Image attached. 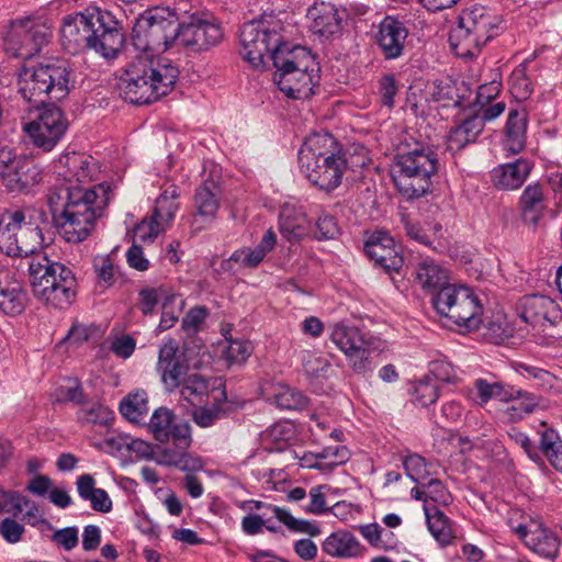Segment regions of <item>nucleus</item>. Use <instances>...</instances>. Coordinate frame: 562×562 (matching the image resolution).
I'll list each match as a JSON object with an SVG mask.
<instances>
[{
  "label": "nucleus",
  "instance_id": "nucleus-1",
  "mask_svg": "<svg viewBox=\"0 0 562 562\" xmlns=\"http://www.w3.org/2000/svg\"><path fill=\"white\" fill-rule=\"evenodd\" d=\"M43 244L42 229L26 222L23 211L0 218V251L29 258L27 277L34 296L55 308H65L75 297V276L66 265L41 252Z\"/></svg>",
  "mask_w": 562,
  "mask_h": 562
},
{
  "label": "nucleus",
  "instance_id": "nucleus-2",
  "mask_svg": "<svg viewBox=\"0 0 562 562\" xmlns=\"http://www.w3.org/2000/svg\"><path fill=\"white\" fill-rule=\"evenodd\" d=\"M108 202L103 184L97 189L71 184L50 187L47 193L54 223L68 243H80L91 234Z\"/></svg>",
  "mask_w": 562,
  "mask_h": 562
},
{
  "label": "nucleus",
  "instance_id": "nucleus-3",
  "mask_svg": "<svg viewBox=\"0 0 562 562\" xmlns=\"http://www.w3.org/2000/svg\"><path fill=\"white\" fill-rule=\"evenodd\" d=\"M60 38L70 54L90 49L104 58L115 57L125 42L121 23L99 7H88L83 12L65 16Z\"/></svg>",
  "mask_w": 562,
  "mask_h": 562
},
{
  "label": "nucleus",
  "instance_id": "nucleus-4",
  "mask_svg": "<svg viewBox=\"0 0 562 562\" xmlns=\"http://www.w3.org/2000/svg\"><path fill=\"white\" fill-rule=\"evenodd\" d=\"M16 91L32 104L60 101L76 87V71L69 59L55 57L35 66L23 65L18 70Z\"/></svg>",
  "mask_w": 562,
  "mask_h": 562
},
{
  "label": "nucleus",
  "instance_id": "nucleus-5",
  "mask_svg": "<svg viewBox=\"0 0 562 562\" xmlns=\"http://www.w3.org/2000/svg\"><path fill=\"white\" fill-rule=\"evenodd\" d=\"M179 77L178 67L166 58H137L121 78V94L132 104H149L167 95Z\"/></svg>",
  "mask_w": 562,
  "mask_h": 562
},
{
  "label": "nucleus",
  "instance_id": "nucleus-6",
  "mask_svg": "<svg viewBox=\"0 0 562 562\" xmlns=\"http://www.w3.org/2000/svg\"><path fill=\"white\" fill-rule=\"evenodd\" d=\"M274 82L292 99H306L314 94L319 80V66L303 46L290 47L284 54L274 53Z\"/></svg>",
  "mask_w": 562,
  "mask_h": 562
},
{
  "label": "nucleus",
  "instance_id": "nucleus-7",
  "mask_svg": "<svg viewBox=\"0 0 562 562\" xmlns=\"http://www.w3.org/2000/svg\"><path fill=\"white\" fill-rule=\"evenodd\" d=\"M283 24L274 15H262L246 22L239 34L240 55L254 68H263L266 60L274 63V53L284 54L289 44L283 42Z\"/></svg>",
  "mask_w": 562,
  "mask_h": 562
},
{
  "label": "nucleus",
  "instance_id": "nucleus-8",
  "mask_svg": "<svg viewBox=\"0 0 562 562\" xmlns=\"http://www.w3.org/2000/svg\"><path fill=\"white\" fill-rule=\"evenodd\" d=\"M439 168L438 155L428 147L412 149L394 158L392 178L397 190L408 199L430 192L431 178Z\"/></svg>",
  "mask_w": 562,
  "mask_h": 562
},
{
  "label": "nucleus",
  "instance_id": "nucleus-9",
  "mask_svg": "<svg viewBox=\"0 0 562 562\" xmlns=\"http://www.w3.org/2000/svg\"><path fill=\"white\" fill-rule=\"evenodd\" d=\"M503 20L493 10L474 4L464 9L459 16V24L453 30L451 45L462 48L463 55H475L501 31Z\"/></svg>",
  "mask_w": 562,
  "mask_h": 562
},
{
  "label": "nucleus",
  "instance_id": "nucleus-10",
  "mask_svg": "<svg viewBox=\"0 0 562 562\" xmlns=\"http://www.w3.org/2000/svg\"><path fill=\"white\" fill-rule=\"evenodd\" d=\"M431 303L438 314L468 331L476 330L482 324L483 306L468 286L450 284L438 291Z\"/></svg>",
  "mask_w": 562,
  "mask_h": 562
},
{
  "label": "nucleus",
  "instance_id": "nucleus-11",
  "mask_svg": "<svg viewBox=\"0 0 562 562\" xmlns=\"http://www.w3.org/2000/svg\"><path fill=\"white\" fill-rule=\"evenodd\" d=\"M179 21L175 14L156 9L142 14L132 31V41L142 52H165L178 43Z\"/></svg>",
  "mask_w": 562,
  "mask_h": 562
},
{
  "label": "nucleus",
  "instance_id": "nucleus-12",
  "mask_svg": "<svg viewBox=\"0 0 562 562\" xmlns=\"http://www.w3.org/2000/svg\"><path fill=\"white\" fill-rule=\"evenodd\" d=\"M34 108L37 111L34 119L22 117V131L35 148L44 153L52 151L66 136L69 121L55 104H34Z\"/></svg>",
  "mask_w": 562,
  "mask_h": 562
},
{
  "label": "nucleus",
  "instance_id": "nucleus-13",
  "mask_svg": "<svg viewBox=\"0 0 562 562\" xmlns=\"http://www.w3.org/2000/svg\"><path fill=\"white\" fill-rule=\"evenodd\" d=\"M220 22L207 12L194 11L179 22L178 44L193 52H203L223 38Z\"/></svg>",
  "mask_w": 562,
  "mask_h": 562
},
{
  "label": "nucleus",
  "instance_id": "nucleus-14",
  "mask_svg": "<svg viewBox=\"0 0 562 562\" xmlns=\"http://www.w3.org/2000/svg\"><path fill=\"white\" fill-rule=\"evenodd\" d=\"M330 340L344 352L356 374L366 375L372 371L371 342L358 327L336 324L333 326Z\"/></svg>",
  "mask_w": 562,
  "mask_h": 562
},
{
  "label": "nucleus",
  "instance_id": "nucleus-15",
  "mask_svg": "<svg viewBox=\"0 0 562 562\" xmlns=\"http://www.w3.org/2000/svg\"><path fill=\"white\" fill-rule=\"evenodd\" d=\"M47 37L44 25L30 18L15 20L7 32L4 47L9 55L26 60L41 52L47 43Z\"/></svg>",
  "mask_w": 562,
  "mask_h": 562
},
{
  "label": "nucleus",
  "instance_id": "nucleus-16",
  "mask_svg": "<svg viewBox=\"0 0 562 562\" xmlns=\"http://www.w3.org/2000/svg\"><path fill=\"white\" fill-rule=\"evenodd\" d=\"M300 168L311 184L323 191L331 192L341 184L349 164L346 153H342L302 164Z\"/></svg>",
  "mask_w": 562,
  "mask_h": 562
},
{
  "label": "nucleus",
  "instance_id": "nucleus-17",
  "mask_svg": "<svg viewBox=\"0 0 562 562\" xmlns=\"http://www.w3.org/2000/svg\"><path fill=\"white\" fill-rule=\"evenodd\" d=\"M148 430L157 441H173L175 446L186 450L192 442L191 426L187 422H177L173 412L165 406L154 411L148 423Z\"/></svg>",
  "mask_w": 562,
  "mask_h": 562
},
{
  "label": "nucleus",
  "instance_id": "nucleus-18",
  "mask_svg": "<svg viewBox=\"0 0 562 562\" xmlns=\"http://www.w3.org/2000/svg\"><path fill=\"white\" fill-rule=\"evenodd\" d=\"M363 250L375 266L387 273L398 272L404 265V257L393 237L385 232L371 234L364 243Z\"/></svg>",
  "mask_w": 562,
  "mask_h": 562
},
{
  "label": "nucleus",
  "instance_id": "nucleus-19",
  "mask_svg": "<svg viewBox=\"0 0 562 562\" xmlns=\"http://www.w3.org/2000/svg\"><path fill=\"white\" fill-rule=\"evenodd\" d=\"M407 36L404 22L387 15L379 23L374 38L385 59H396L404 53Z\"/></svg>",
  "mask_w": 562,
  "mask_h": 562
},
{
  "label": "nucleus",
  "instance_id": "nucleus-20",
  "mask_svg": "<svg viewBox=\"0 0 562 562\" xmlns=\"http://www.w3.org/2000/svg\"><path fill=\"white\" fill-rule=\"evenodd\" d=\"M345 16L344 10L327 2L314 4L306 13L311 32L324 38L340 34Z\"/></svg>",
  "mask_w": 562,
  "mask_h": 562
},
{
  "label": "nucleus",
  "instance_id": "nucleus-21",
  "mask_svg": "<svg viewBox=\"0 0 562 562\" xmlns=\"http://www.w3.org/2000/svg\"><path fill=\"white\" fill-rule=\"evenodd\" d=\"M518 209L522 224L535 231L548 211L544 187L539 182L526 186L519 196Z\"/></svg>",
  "mask_w": 562,
  "mask_h": 562
},
{
  "label": "nucleus",
  "instance_id": "nucleus-22",
  "mask_svg": "<svg viewBox=\"0 0 562 562\" xmlns=\"http://www.w3.org/2000/svg\"><path fill=\"white\" fill-rule=\"evenodd\" d=\"M60 168L58 176L63 179H57L53 187L64 186H79L90 182L95 173V164L93 158L83 154L72 153L66 155L64 160H60Z\"/></svg>",
  "mask_w": 562,
  "mask_h": 562
},
{
  "label": "nucleus",
  "instance_id": "nucleus-23",
  "mask_svg": "<svg viewBox=\"0 0 562 562\" xmlns=\"http://www.w3.org/2000/svg\"><path fill=\"white\" fill-rule=\"evenodd\" d=\"M516 533L532 551L544 558H555L559 552L560 541L555 533L541 524L532 522L529 526L519 525Z\"/></svg>",
  "mask_w": 562,
  "mask_h": 562
},
{
  "label": "nucleus",
  "instance_id": "nucleus-24",
  "mask_svg": "<svg viewBox=\"0 0 562 562\" xmlns=\"http://www.w3.org/2000/svg\"><path fill=\"white\" fill-rule=\"evenodd\" d=\"M531 169L532 165L524 158L498 165L491 171L492 184L497 190L515 191L524 184Z\"/></svg>",
  "mask_w": 562,
  "mask_h": 562
},
{
  "label": "nucleus",
  "instance_id": "nucleus-25",
  "mask_svg": "<svg viewBox=\"0 0 562 562\" xmlns=\"http://www.w3.org/2000/svg\"><path fill=\"white\" fill-rule=\"evenodd\" d=\"M558 314L555 303L544 295H529L520 301L519 316L531 326H544L547 323L553 324Z\"/></svg>",
  "mask_w": 562,
  "mask_h": 562
},
{
  "label": "nucleus",
  "instance_id": "nucleus-26",
  "mask_svg": "<svg viewBox=\"0 0 562 562\" xmlns=\"http://www.w3.org/2000/svg\"><path fill=\"white\" fill-rule=\"evenodd\" d=\"M346 153L341 144L328 132L313 133L299 150V164L316 161L327 156Z\"/></svg>",
  "mask_w": 562,
  "mask_h": 562
},
{
  "label": "nucleus",
  "instance_id": "nucleus-27",
  "mask_svg": "<svg viewBox=\"0 0 562 562\" xmlns=\"http://www.w3.org/2000/svg\"><path fill=\"white\" fill-rule=\"evenodd\" d=\"M323 551L336 559H357L364 554L366 548L357 537L346 529L330 533L322 544Z\"/></svg>",
  "mask_w": 562,
  "mask_h": 562
},
{
  "label": "nucleus",
  "instance_id": "nucleus-28",
  "mask_svg": "<svg viewBox=\"0 0 562 562\" xmlns=\"http://www.w3.org/2000/svg\"><path fill=\"white\" fill-rule=\"evenodd\" d=\"M214 189H216L215 184L210 183L203 184L195 190L193 198L195 212L191 224L195 232L201 231L216 216L220 207V200L214 192Z\"/></svg>",
  "mask_w": 562,
  "mask_h": 562
},
{
  "label": "nucleus",
  "instance_id": "nucleus-29",
  "mask_svg": "<svg viewBox=\"0 0 562 562\" xmlns=\"http://www.w3.org/2000/svg\"><path fill=\"white\" fill-rule=\"evenodd\" d=\"M467 395L479 406H485L492 400L508 402L515 398L514 390L503 382L477 378L468 387Z\"/></svg>",
  "mask_w": 562,
  "mask_h": 562
},
{
  "label": "nucleus",
  "instance_id": "nucleus-30",
  "mask_svg": "<svg viewBox=\"0 0 562 562\" xmlns=\"http://www.w3.org/2000/svg\"><path fill=\"white\" fill-rule=\"evenodd\" d=\"M279 231L289 241H299L307 235L308 222L301 207L284 203L279 213Z\"/></svg>",
  "mask_w": 562,
  "mask_h": 562
},
{
  "label": "nucleus",
  "instance_id": "nucleus-31",
  "mask_svg": "<svg viewBox=\"0 0 562 562\" xmlns=\"http://www.w3.org/2000/svg\"><path fill=\"white\" fill-rule=\"evenodd\" d=\"M448 271L434 259H424L415 267V281L432 296L441 289L450 285L448 283Z\"/></svg>",
  "mask_w": 562,
  "mask_h": 562
},
{
  "label": "nucleus",
  "instance_id": "nucleus-32",
  "mask_svg": "<svg viewBox=\"0 0 562 562\" xmlns=\"http://www.w3.org/2000/svg\"><path fill=\"white\" fill-rule=\"evenodd\" d=\"M528 113L524 108L510 109L505 125L504 148L512 154L520 153L526 145Z\"/></svg>",
  "mask_w": 562,
  "mask_h": 562
},
{
  "label": "nucleus",
  "instance_id": "nucleus-33",
  "mask_svg": "<svg viewBox=\"0 0 562 562\" xmlns=\"http://www.w3.org/2000/svg\"><path fill=\"white\" fill-rule=\"evenodd\" d=\"M277 243V235L272 229H268L262 236L260 243L254 248H240L235 250L227 260V265L232 268L236 263L240 268H256L271 251Z\"/></svg>",
  "mask_w": 562,
  "mask_h": 562
},
{
  "label": "nucleus",
  "instance_id": "nucleus-34",
  "mask_svg": "<svg viewBox=\"0 0 562 562\" xmlns=\"http://www.w3.org/2000/svg\"><path fill=\"white\" fill-rule=\"evenodd\" d=\"M483 131L482 120L477 115H471L460 124L453 126L447 136L449 151H459L467 145L474 143Z\"/></svg>",
  "mask_w": 562,
  "mask_h": 562
},
{
  "label": "nucleus",
  "instance_id": "nucleus-35",
  "mask_svg": "<svg viewBox=\"0 0 562 562\" xmlns=\"http://www.w3.org/2000/svg\"><path fill=\"white\" fill-rule=\"evenodd\" d=\"M214 382L199 373H190L179 389L180 397L192 406L201 405L216 391Z\"/></svg>",
  "mask_w": 562,
  "mask_h": 562
},
{
  "label": "nucleus",
  "instance_id": "nucleus-36",
  "mask_svg": "<svg viewBox=\"0 0 562 562\" xmlns=\"http://www.w3.org/2000/svg\"><path fill=\"white\" fill-rule=\"evenodd\" d=\"M246 505H252V508H255V509H261L263 507L271 509L274 517L282 524H284L291 531L305 532V533H308L310 536H317L321 533V529L318 526H316L307 520L297 519V518L293 517L291 515V513L289 510H286L285 508L274 506L271 504H265L261 501H255V499L244 502L241 504L240 508L245 509Z\"/></svg>",
  "mask_w": 562,
  "mask_h": 562
},
{
  "label": "nucleus",
  "instance_id": "nucleus-37",
  "mask_svg": "<svg viewBox=\"0 0 562 562\" xmlns=\"http://www.w3.org/2000/svg\"><path fill=\"white\" fill-rule=\"evenodd\" d=\"M5 188L10 191H20L37 181L38 172L31 160L20 159L13 156Z\"/></svg>",
  "mask_w": 562,
  "mask_h": 562
},
{
  "label": "nucleus",
  "instance_id": "nucleus-38",
  "mask_svg": "<svg viewBox=\"0 0 562 562\" xmlns=\"http://www.w3.org/2000/svg\"><path fill=\"white\" fill-rule=\"evenodd\" d=\"M427 527L435 540L441 546L447 547L452 542L453 529L450 519L437 507L431 509L424 506Z\"/></svg>",
  "mask_w": 562,
  "mask_h": 562
},
{
  "label": "nucleus",
  "instance_id": "nucleus-39",
  "mask_svg": "<svg viewBox=\"0 0 562 562\" xmlns=\"http://www.w3.org/2000/svg\"><path fill=\"white\" fill-rule=\"evenodd\" d=\"M401 223L407 237L416 243L435 248L434 243L436 241L437 234L441 231L439 223H427L423 226L419 222L413 221L407 215H402Z\"/></svg>",
  "mask_w": 562,
  "mask_h": 562
},
{
  "label": "nucleus",
  "instance_id": "nucleus-40",
  "mask_svg": "<svg viewBox=\"0 0 562 562\" xmlns=\"http://www.w3.org/2000/svg\"><path fill=\"white\" fill-rule=\"evenodd\" d=\"M148 411V395L144 390L128 393L120 403L121 414L132 423L143 420Z\"/></svg>",
  "mask_w": 562,
  "mask_h": 562
},
{
  "label": "nucleus",
  "instance_id": "nucleus-41",
  "mask_svg": "<svg viewBox=\"0 0 562 562\" xmlns=\"http://www.w3.org/2000/svg\"><path fill=\"white\" fill-rule=\"evenodd\" d=\"M540 434V450L549 463L562 472V440L553 428L546 427Z\"/></svg>",
  "mask_w": 562,
  "mask_h": 562
},
{
  "label": "nucleus",
  "instance_id": "nucleus-42",
  "mask_svg": "<svg viewBox=\"0 0 562 562\" xmlns=\"http://www.w3.org/2000/svg\"><path fill=\"white\" fill-rule=\"evenodd\" d=\"M26 294L18 286H9L0 281V311L7 315H19L25 308Z\"/></svg>",
  "mask_w": 562,
  "mask_h": 562
},
{
  "label": "nucleus",
  "instance_id": "nucleus-43",
  "mask_svg": "<svg viewBox=\"0 0 562 562\" xmlns=\"http://www.w3.org/2000/svg\"><path fill=\"white\" fill-rule=\"evenodd\" d=\"M514 328L508 323L507 318L497 314L484 325V338L495 345L502 344L505 339L513 336Z\"/></svg>",
  "mask_w": 562,
  "mask_h": 562
},
{
  "label": "nucleus",
  "instance_id": "nucleus-44",
  "mask_svg": "<svg viewBox=\"0 0 562 562\" xmlns=\"http://www.w3.org/2000/svg\"><path fill=\"white\" fill-rule=\"evenodd\" d=\"M302 366L312 379H328L333 369L330 362L312 351H303Z\"/></svg>",
  "mask_w": 562,
  "mask_h": 562
},
{
  "label": "nucleus",
  "instance_id": "nucleus-45",
  "mask_svg": "<svg viewBox=\"0 0 562 562\" xmlns=\"http://www.w3.org/2000/svg\"><path fill=\"white\" fill-rule=\"evenodd\" d=\"M412 394L415 405L426 407L437 402L439 387L431 378L426 376L414 384Z\"/></svg>",
  "mask_w": 562,
  "mask_h": 562
},
{
  "label": "nucleus",
  "instance_id": "nucleus-46",
  "mask_svg": "<svg viewBox=\"0 0 562 562\" xmlns=\"http://www.w3.org/2000/svg\"><path fill=\"white\" fill-rule=\"evenodd\" d=\"M274 403L283 409H302L307 405L308 398L296 389L280 385L274 394Z\"/></svg>",
  "mask_w": 562,
  "mask_h": 562
},
{
  "label": "nucleus",
  "instance_id": "nucleus-47",
  "mask_svg": "<svg viewBox=\"0 0 562 562\" xmlns=\"http://www.w3.org/2000/svg\"><path fill=\"white\" fill-rule=\"evenodd\" d=\"M183 301L178 294L171 293L166 295L161 304V317L158 325L160 331L171 328L181 314Z\"/></svg>",
  "mask_w": 562,
  "mask_h": 562
},
{
  "label": "nucleus",
  "instance_id": "nucleus-48",
  "mask_svg": "<svg viewBox=\"0 0 562 562\" xmlns=\"http://www.w3.org/2000/svg\"><path fill=\"white\" fill-rule=\"evenodd\" d=\"M406 475L418 484H423L430 475V464L424 457L417 453L408 454L403 460Z\"/></svg>",
  "mask_w": 562,
  "mask_h": 562
},
{
  "label": "nucleus",
  "instance_id": "nucleus-49",
  "mask_svg": "<svg viewBox=\"0 0 562 562\" xmlns=\"http://www.w3.org/2000/svg\"><path fill=\"white\" fill-rule=\"evenodd\" d=\"M161 371V381L167 392H173L176 389L182 386L186 378L190 374L188 367L178 361L167 367L159 369Z\"/></svg>",
  "mask_w": 562,
  "mask_h": 562
},
{
  "label": "nucleus",
  "instance_id": "nucleus-50",
  "mask_svg": "<svg viewBox=\"0 0 562 562\" xmlns=\"http://www.w3.org/2000/svg\"><path fill=\"white\" fill-rule=\"evenodd\" d=\"M528 61L520 64L510 76V87L517 98L527 99L532 93V83L526 74Z\"/></svg>",
  "mask_w": 562,
  "mask_h": 562
},
{
  "label": "nucleus",
  "instance_id": "nucleus-51",
  "mask_svg": "<svg viewBox=\"0 0 562 562\" xmlns=\"http://www.w3.org/2000/svg\"><path fill=\"white\" fill-rule=\"evenodd\" d=\"M507 435L512 441H514L524 450V452L532 462L539 465L544 464L539 449L532 443L531 439L527 434L520 431L517 428H510L507 431Z\"/></svg>",
  "mask_w": 562,
  "mask_h": 562
},
{
  "label": "nucleus",
  "instance_id": "nucleus-52",
  "mask_svg": "<svg viewBox=\"0 0 562 562\" xmlns=\"http://www.w3.org/2000/svg\"><path fill=\"white\" fill-rule=\"evenodd\" d=\"M194 407L192 419L202 428L213 426L224 415V411L218 404H213L212 406L198 405Z\"/></svg>",
  "mask_w": 562,
  "mask_h": 562
},
{
  "label": "nucleus",
  "instance_id": "nucleus-53",
  "mask_svg": "<svg viewBox=\"0 0 562 562\" xmlns=\"http://www.w3.org/2000/svg\"><path fill=\"white\" fill-rule=\"evenodd\" d=\"M98 284L110 288L115 282V267L109 256L97 257L93 261Z\"/></svg>",
  "mask_w": 562,
  "mask_h": 562
},
{
  "label": "nucleus",
  "instance_id": "nucleus-54",
  "mask_svg": "<svg viewBox=\"0 0 562 562\" xmlns=\"http://www.w3.org/2000/svg\"><path fill=\"white\" fill-rule=\"evenodd\" d=\"M315 226V238L318 240L335 239L340 234V227L336 218L328 213L319 215Z\"/></svg>",
  "mask_w": 562,
  "mask_h": 562
},
{
  "label": "nucleus",
  "instance_id": "nucleus-55",
  "mask_svg": "<svg viewBox=\"0 0 562 562\" xmlns=\"http://www.w3.org/2000/svg\"><path fill=\"white\" fill-rule=\"evenodd\" d=\"M80 418L94 425H108L114 419V414L109 407L94 403L89 408L80 409Z\"/></svg>",
  "mask_w": 562,
  "mask_h": 562
},
{
  "label": "nucleus",
  "instance_id": "nucleus-56",
  "mask_svg": "<svg viewBox=\"0 0 562 562\" xmlns=\"http://www.w3.org/2000/svg\"><path fill=\"white\" fill-rule=\"evenodd\" d=\"M177 211V202L167 200L166 196H158L151 215L160 223L161 226L167 228L172 222Z\"/></svg>",
  "mask_w": 562,
  "mask_h": 562
},
{
  "label": "nucleus",
  "instance_id": "nucleus-57",
  "mask_svg": "<svg viewBox=\"0 0 562 562\" xmlns=\"http://www.w3.org/2000/svg\"><path fill=\"white\" fill-rule=\"evenodd\" d=\"M251 345L248 341L231 339L225 349V359L229 364L243 363L251 353Z\"/></svg>",
  "mask_w": 562,
  "mask_h": 562
},
{
  "label": "nucleus",
  "instance_id": "nucleus-58",
  "mask_svg": "<svg viewBox=\"0 0 562 562\" xmlns=\"http://www.w3.org/2000/svg\"><path fill=\"white\" fill-rule=\"evenodd\" d=\"M56 401L59 403L71 402L75 404H86L87 396L78 381H74L72 385H61L56 390Z\"/></svg>",
  "mask_w": 562,
  "mask_h": 562
},
{
  "label": "nucleus",
  "instance_id": "nucleus-59",
  "mask_svg": "<svg viewBox=\"0 0 562 562\" xmlns=\"http://www.w3.org/2000/svg\"><path fill=\"white\" fill-rule=\"evenodd\" d=\"M23 494L0 487V513H12L14 516L22 512Z\"/></svg>",
  "mask_w": 562,
  "mask_h": 562
},
{
  "label": "nucleus",
  "instance_id": "nucleus-60",
  "mask_svg": "<svg viewBox=\"0 0 562 562\" xmlns=\"http://www.w3.org/2000/svg\"><path fill=\"white\" fill-rule=\"evenodd\" d=\"M171 293H168V291L160 286L158 289H143L139 292L140 297V311L147 315L150 314L154 310V307L157 305L158 302H161L165 300L166 295H170Z\"/></svg>",
  "mask_w": 562,
  "mask_h": 562
},
{
  "label": "nucleus",
  "instance_id": "nucleus-61",
  "mask_svg": "<svg viewBox=\"0 0 562 562\" xmlns=\"http://www.w3.org/2000/svg\"><path fill=\"white\" fill-rule=\"evenodd\" d=\"M52 540L64 550L70 551L78 546V528L74 526L58 529L52 535Z\"/></svg>",
  "mask_w": 562,
  "mask_h": 562
},
{
  "label": "nucleus",
  "instance_id": "nucleus-62",
  "mask_svg": "<svg viewBox=\"0 0 562 562\" xmlns=\"http://www.w3.org/2000/svg\"><path fill=\"white\" fill-rule=\"evenodd\" d=\"M324 490H327L326 485H317L310 490V503L304 508L305 513L322 515L328 512Z\"/></svg>",
  "mask_w": 562,
  "mask_h": 562
},
{
  "label": "nucleus",
  "instance_id": "nucleus-63",
  "mask_svg": "<svg viewBox=\"0 0 562 562\" xmlns=\"http://www.w3.org/2000/svg\"><path fill=\"white\" fill-rule=\"evenodd\" d=\"M166 228L160 225V223L150 215L149 218L143 220L135 227V235L142 240H153L156 238L159 233L164 232Z\"/></svg>",
  "mask_w": 562,
  "mask_h": 562
},
{
  "label": "nucleus",
  "instance_id": "nucleus-64",
  "mask_svg": "<svg viewBox=\"0 0 562 562\" xmlns=\"http://www.w3.org/2000/svg\"><path fill=\"white\" fill-rule=\"evenodd\" d=\"M24 532V526L13 518H4L0 522V535L8 543L19 542L22 539Z\"/></svg>",
  "mask_w": 562,
  "mask_h": 562
}]
</instances>
